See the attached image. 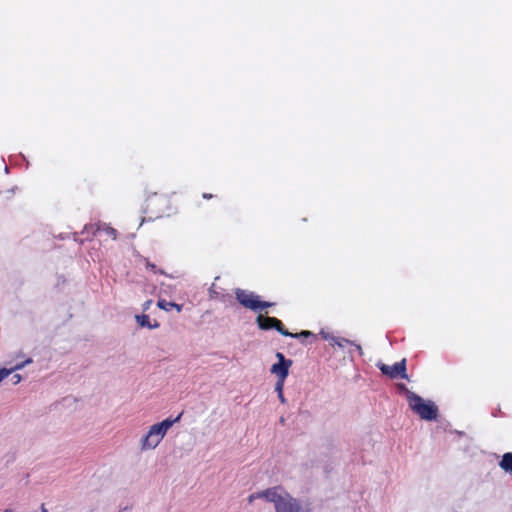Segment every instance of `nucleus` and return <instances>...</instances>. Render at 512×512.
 I'll list each match as a JSON object with an SVG mask.
<instances>
[{"instance_id": "nucleus-21", "label": "nucleus", "mask_w": 512, "mask_h": 512, "mask_svg": "<svg viewBox=\"0 0 512 512\" xmlns=\"http://www.w3.org/2000/svg\"><path fill=\"white\" fill-rule=\"evenodd\" d=\"M255 499H261L259 492L253 493L248 497V502L252 503Z\"/></svg>"}, {"instance_id": "nucleus-8", "label": "nucleus", "mask_w": 512, "mask_h": 512, "mask_svg": "<svg viewBox=\"0 0 512 512\" xmlns=\"http://www.w3.org/2000/svg\"><path fill=\"white\" fill-rule=\"evenodd\" d=\"M292 365V360H287V362H277L272 365L271 373L277 376V380L285 381L289 374V368Z\"/></svg>"}, {"instance_id": "nucleus-23", "label": "nucleus", "mask_w": 512, "mask_h": 512, "mask_svg": "<svg viewBox=\"0 0 512 512\" xmlns=\"http://www.w3.org/2000/svg\"><path fill=\"white\" fill-rule=\"evenodd\" d=\"M276 357L278 358V362H287L288 359L284 357V355L280 352L276 354Z\"/></svg>"}, {"instance_id": "nucleus-28", "label": "nucleus", "mask_w": 512, "mask_h": 512, "mask_svg": "<svg viewBox=\"0 0 512 512\" xmlns=\"http://www.w3.org/2000/svg\"><path fill=\"white\" fill-rule=\"evenodd\" d=\"M173 308H176L178 312H180V311H181V306H180V305H178V304H176V303H175V305H174V307H173Z\"/></svg>"}, {"instance_id": "nucleus-5", "label": "nucleus", "mask_w": 512, "mask_h": 512, "mask_svg": "<svg viewBox=\"0 0 512 512\" xmlns=\"http://www.w3.org/2000/svg\"><path fill=\"white\" fill-rule=\"evenodd\" d=\"M407 400L410 408L417 413L421 419L431 421L437 418L438 408L431 401H424L419 395L408 391Z\"/></svg>"}, {"instance_id": "nucleus-20", "label": "nucleus", "mask_w": 512, "mask_h": 512, "mask_svg": "<svg viewBox=\"0 0 512 512\" xmlns=\"http://www.w3.org/2000/svg\"><path fill=\"white\" fill-rule=\"evenodd\" d=\"M320 335L327 341H330L331 344H333L334 340H335V336L331 335L330 333L328 332H325V331H321L320 332Z\"/></svg>"}, {"instance_id": "nucleus-17", "label": "nucleus", "mask_w": 512, "mask_h": 512, "mask_svg": "<svg viewBox=\"0 0 512 512\" xmlns=\"http://www.w3.org/2000/svg\"><path fill=\"white\" fill-rule=\"evenodd\" d=\"M257 305H258V311H259V310H264V309H266L268 307H271L274 304L271 303V302H265V301L258 300L257 301Z\"/></svg>"}, {"instance_id": "nucleus-27", "label": "nucleus", "mask_w": 512, "mask_h": 512, "mask_svg": "<svg viewBox=\"0 0 512 512\" xmlns=\"http://www.w3.org/2000/svg\"><path fill=\"white\" fill-rule=\"evenodd\" d=\"M352 345H354L356 347L357 351L359 352V354L362 355L363 352H362L361 346L357 345V344H354V343Z\"/></svg>"}, {"instance_id": "nucleus-22", "label": "nucleus", "mask_w": 512, "mask_h": 512, "mask_svg": "<svg viewBox=\"0 0 512 512\" xmlns=\"http://www.w3.org/2000/svg\"><path fill=\"white\" fill-rule=\"evenodd\" d=\"M21 380H22V376L20 374H14L12 376V381H13V384H15V385L20 383Z\"/></svg>"}, {"instance_id": "nucleus-1", "label": "nucleus", "mask_w": 512, "mask_h": 512, "mask_svg": "<svg viewBox=\"0 0 512 512\" xmlns=\"http://www.w3.org/2000/svg\"><path fill=\"white\" fill-rule=\"evenodd\" d=\"M81 238L76 237L77 234H74L73 242H79L80 244V253H88L92 254L90 249L95 250L96 245H100L101 240L111 239L112 241L118 242L122 240L121 235L118 231L112 227L110 224L104 222H96L86 224L81 231Z\"/></svg>"}, {"instance_id": "nucleus-26", "label": "nucleus", "mask_w": 512, "mask_h": 512, "mask_svg": "<svg viewBox=\"0 0 512 512\" xmlns=\"http://www.w3.org/2000/svg\"><path fill=\"white\" fill-rule=\"evenodd\" d=\"M152 301L151 300H148L144 303L143 305V309L144 310H147L149 308V306L151 305Z\"/></svg>"}, {"instance_id": "nucleus-7", "label": "nucleus", "mask_w": 512, "mask_h": 512, "mask_svg": "<svg viewBox=\"0 0 512 512\" xmlns=\"http://www.w3.org/2000/svg\"><path fill=\"white\" fill-rule=\"evenodd\" d=\"M235 297L237 301L245 308L252 311H258L257 301L259 300V296L253 292L237 288L235 290Z\"/></svg>"}, {"instance_id": "nucleus-25", "label": "nucleus", "mask_w": 512, "mask_h": 512, "mask_svg": "<svg viewBox=\"0 0 512 512\" xmlns=\"http://www.w3.org/2000/svg\"><path fill=\"white\" fill-rule=\"evenodd\" d=\"M145 266H146L147 268H151L152 270H154V269L156 268V266H155L154 264H151V263H149L148 261H145Z\"/></svg>"}, {"instance_id": "nucleus-16", "label": "nucleus", "mask_w": 512, "mask_h": 512, "mask_svg": "<svg viewBox=\"0 0 512 512\" xmlns=\"http://www.w3.org/2000/svg\"><path fill=\"white\" fill-rule=\"evenodd\" d=\"M32 359L31 358H27L25 361L21 362V363H17L14 367L11 368L12 372L14 371H18V370H21L23 369L26 365L32 363Z\"/></svg>"}, {"instance_id": "nucleus-2", "label": "nucleus", "mask_w": 512, "mask_h": 512, "mask_svg": "<svg viewBox=\"0 0 512 512\" xmlns=\"http://www.w3.org/2000/svg\"><path fill=\"white\" fill-rule=\"evenodd\" d=\"M260 498L274 503L276 512H303L302 506L282 487L276 486L260 491Z\"/></svg>"}, {"instance_id": "nucleus-29", "label": "nucleus", "mask_w": 512, "mask_h": 512, "mask_svg": "<svg viewBox=\"0 0 512 512\" xmlns=\"http://www.w3.org/2000/svg\"><path fill=\"white\" fill-rule=\"evenodd\" d=\"M400 388H401V389H403V390H405V391L408 393V390H407V388L405 387V385L401 384V385H400Z\"/></svg>"}, {"instance_id": "nucleus-14", "label": "nucleus", "mask_w": 512, "mask_h": 512, "mask_svg": "<svg viewBox=\"0 0 512 512\" xmlns=\"http://www.w3.org/2000/svg\"><path fill=\"white\" fill-rule=\"evenodd\" d=\"M175 303L173 302H167L166 300H159L157 302V306L160 308V309H163L165 311H170L173 307H174Z\"/></svg>"}, {"instance_id": "nucleus-15", "label": "nucleus", "mask_w": 512, "mask_h": 512, "mask_svg": "<svg viewBox=\"0 0 512 512\" xmlns=\"http://www.w3.org/2000/svg\"><path fill=\"white\" fill-rule=\"evenodd\" d=\"M346 344H353V342H351L350 340L346 339V338H340V337H336L333 344L332 345H337L338 347H344Z\"/></svg>"}, {"instance_id": "nucleus-31", "label": "nucleus", "mask_w": 512, "mask_h": 512, "mask_svg": "<svg viewBox=\"0 0 512 512\" xmlns=\"http://www.w3.org/2000/svg\"><path fill=\"white\" fill-rule=\"evenodd\" d=\"M42 512H48V510L45 508H42Z\"/></svg>"}, {"instance_id": "nucleus-13", "label": "nucleus", "mask_w": 512, "mask_h": 512, "mask_svg": "<svg viewBox=\"0 0 512 512\" xmlns=\"http://www.w3.org/2000/svg\"><path fill=\"white\" fill-rule=\"evenodd\" d=\"M284 382L285 381L277 380V382L275 384V391L278 394V398H279L280 402L283 403V404L286 402V399H285V397L283 395Z\"/></svg>"}, {"instance_id": "nucleus-6", "label": "nucleus", "mask_w": 512, "mask_h": 512, "mask_svg": "<svg viewBox=\"0 0 512 512\" xmlns=\"http://www.w3.org/2000/svg\"><path fill=\"white\" fill-rule=\"evenodd\" d=\"M377 367L384 374L390 378L400 377L402 379H408L406 374V359H402L400 362L395 363L392 366H388L382 362L377 363Z\"/></svg>"}, {"instance_id": "nucleus-3", "label": "nucleus", "mask_w": 512, "mask_h": 512, "mask_svg": "<svg viewBox=\"0 0 512 512\" xmlns=\"http://www.w3.org/2000/svg\"><path fill=\"white\" fill-rule=\"evenodd\" d=\"M174 211L171 199L168 195L162 193H153L149 195L143 205V213L149 219H158L163 216H169Z\"/></svg>"}, {"instance_id": "nucleus-12", "label": "nucleus", "mask_w": 512, "mask_h": 512, "mask_svg": "<svg viewBox=\"0 0 512 512\" xmlns=\"http://www.w3.org/2000/svg\"><path fill=\"white\" fill-rule=\"evenodd\" d=\"M268 321L274 323V326L272 327V329H276L283 336H292V333H290L288 330H286L284 328L282 322L279 319L274 318V320H268Z\"/></svg>"}, {"instance_id": "nucleus-11", "label": "nucleus", "mask_w": 512, "mask_h": 512, "mask_svg": "<svg viewBox=\"0 0 512 512\" xmlns=\"http://www.w3.org/2000/svg\"><path fill=\"white\" fill-rule=\"evenodd\" d=\"M499 465L504 471L512 473V453H505Z\"/></svg>"}, {"instance_id": "nucleus-9", "label": "nucleus", "mask_w": 512, "mask_h": 512, "mask_svg": "<svg viewBox=\"0 0 512 512\" xmlns=\"http://www.w3.org/2000/svg\"><path fill=\"white\" fill-rule=\"evenodd\" d=\"M135 319H136V322L141 326V327H147L149 329H155V328H158L159 327V323L157 321H154V323L152 324L150 322V318L148 315L146 314H143V315H136L135 316Z\"/></svg>"}, {"instance_id": "nucleus-18", "label": "nucleus", "mask_w": 512, "mask_h": 512, "mask_svg": "<svg viewBox=\"0 0 512 512\" xmlns=\"http://www.w3.org/2000/svg\"><path fill=\"white\" fill-rule=\"evenodd\" d=\"M310 336H312V332L304 330V331H301L300 333H296V334L292 333L291 337H294V338H301V337L307 338V337H310Z\"/></svg>"}, {"instance_id": "nucleus-19", "label": "nucleus", "mask_w": 512, "mask_h": 512, "mask_svg": "<svg viewBox=\"0 0 512 512\" xmlns=\"http://www.w3.org/2000/svg\"><path fill=\"white\" fill-rule=\"evenodd\" d=\"M12 372L11 368H2L0 369V382L3 381L6 377H8Z\"/></svg>"}, {"instance_id": "nucleus-24", "label": "nucleus", "mask_w": 512, "mask_h": 512, "mask_svg": "<svg viewBox=\"0 0 512 512\" xmlns=\"http://www.w3.org/2000/svg\"><path fill=\"white\" fill-rule=\"evenodd\" d=\"M202 197H203V199L210 200L214 197V195L211 193H203Z\"/></svg>"}, {"instance_id": "nucleus-10", "label": "nucleus", "mask_w": 512, "mask_h": 512, "mask_svg": "<svg viewBox=\"0 0 512 512\" xmlns=\"http://www.w3.org/2000/svg\"><path fill=\"white\" fill-rule=\"evenodd\" d=\"M275 317H265L263 315H258L256 318V323L258 324V327L262 330H269L272 329L274 326V323L269 322L267 320H274Z\"/></svg>"}, {"instance_id": "nucleus-30", "label": "nucleus", "mask_w": 512, "mask_h": 512, "mask_svg": "<svg viewBox=\"0 0 512 512\" xmlns=\"http://www.w3.org/2000/svg\"><path fill=\"white\" fill-rule=\"evenodd\" d=\"M280 422H281L282 424H284L285 420H284V418H283V417H281V418H280Z\"/></svg>"}, {"instance_id": "nucleus-4", "label": "nucleus", "mask_w": 512, "mask_h": 512, "mask_svg": "<svg viewBox=\"0 0 512 512\" xmlns=\"http://www.w3.org/2000/svg\"><path fill=\"white\" fill-rule=\"evenodd\" d=\"M180 418L181 414L175 419L167 418L160 423L152 425L147 434L141 439L140 449L142 451L155 449L165 437L167 431L173 426V424L178 422Z\"/></svg>"}]
</instances>
